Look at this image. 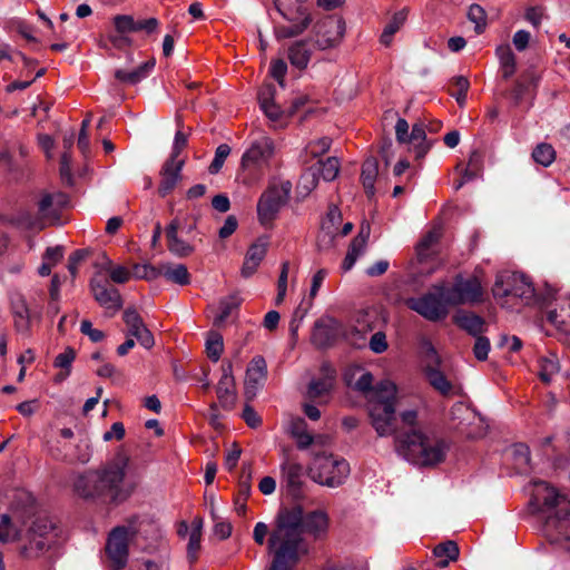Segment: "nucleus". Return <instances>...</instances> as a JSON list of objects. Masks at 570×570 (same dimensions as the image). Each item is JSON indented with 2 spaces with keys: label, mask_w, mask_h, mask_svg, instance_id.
Masks as SVG:
<instances>
[{
  "label": "nucleus",
  "mask_w": 570,
  "mask_h": 570,
  "mask_svg": "<svg viewBox=\"0 0 570 570\" xmlns=\"http://www.w3.org/2000/svg\"><path fill=\"white\" fill-rule=\"evenodd\" d=\"M303 509L299 505L283 509L278 512L276 527L268 539V550L273 559L296 564L307 552L302 532Z\"/></svg>",
  "instance_id": "nucleus-1"
},
{
  "label": "nucleus",
  "mask_w": 570,
  "mask_h": 570,
  "mask_svg": "<svg viewBox=\"0 0 570 570\" xmlns=\"http://www.w3.org/2000/svg\"><path fill=\"white\" fill-rule=\"evenodd\" d=\"M397 453L419 466H433L444 461L448 446L444 441L420 430L400 433L395 439Z\"/></svg>",
  "instance_id": "nucleus-2"
},
{
  "label": "nucleus",
  "mask_w": 570,
  "mask_h": 570,
  "mask_svg": "<svg viewBox=\"0 0 570 570\" xmlns=\"http://www.w3.org/2000/svg\"><path fill=\"white\" fill-rule=\"evenodd\" d=\"M275 153L271 138L262 136L254 140L243 154L238 179L246 187L257 186L271 169V161Z\"/></svg>",
  "instance_id": "nucleus-3"
},
{
  "label": "nucleus",
  "mask_w": 570,
  "mask_h": 570,
  "mask_svg": "<svg viewBox=\"0 0 570 570\" xmlns=\"http://www.w3.org/2000/svg\"><path fill=\"white\" fill-rule=\"evenodd\" d=\"M396 385L384 380L376 384L370 402L372 425L379 436H389L395 432Z\"/></svg>",
  "instance_id": "nucleus-4"
},
{
  "label": "nucleus",
  "mask_w": 570,
  "mask_h": 570,
  "mask_svg": "<svg viewBox=\"0 0 570 570\" xmlns=\"http://www.w3.org/2000/svg\"><path fill=\"white\" fill-rule=\"evenodd\" d=\"M128 462L126 455L119 454L112 462L98 470L105 497L111 501L126 500L136 488V482L126 478Z\"/></svg>",
  "instance_id": "nucleus-5"
},
{
  "label": "nucleus",
  "mask_w": 570,
  "mask_h": 570,
  "mask_svg": "<svg viewBox=\"0 0 570 570\" xmlns=\"http://www.w3.org/2000/svg\"><path fill=\"white\" fill-rule=\"evenodd\" d=\"M308 474L314 482L321 485L336 488L347 479L350 464L342 458L323 452L314 456Z\"/></svg>",
  "instance_id": "nucleus-6"
},
{
  "label": "nucleus",
  "mask_w": 570,
  "mask_h": 570,
  "mask_svg": "<svg viewBox=\"0 0 570 570\" xmlns=\"http://www.w3.org/2000/svg\"><path fill=\"white\" fill-rule=\"evenodd\" d=\"M275 6L281 16L291 23L275 28L277 39L302 35L312 22L307 0H275Z\"/></svg>",
  "instance_id": "nucleus-7"
},
{
  "label": "nucleus",
  "mask_w": 570,
  "mask_h": 570,
  "mask_svg": "<svg viewBox=\"0 0 570 570\" xmlns=\"http://www.w3.org/2000/svg\"><path fill=\"white\" fill-rule=\"evenodd\" d=\"M292 184L283 181L271 184L261 195L257 202V218L264 227H271L277 218L281 209L289 199Z\"/></svg>",
  "instance_id": "nucleus-8"
},
{
  "label": "nucleus",
  "mask_w": 570,
  "mask_h": 570,
  "mask_svg": "<svg viewBox=\"0 0 570 570\" xmlns=\"http://www.w3.org/2000/svg\"><path fill=\"white\" fill-rule=\"evenodd\" d=\"M492 293L498 299L513 298L528 304L534 296V287L524 275L503 272L497 275Z\"/></svg>",
  "instance_id": "nucleus-9"
},
{
  "label": "nucleus",
  "mask_w": 570,
  "mask_h": 570,
  "mask_svg": "<svg viewBox=\"0 0 570 570\" xmlns=\"http://www.w3.org/2000/svg\"><path fill=\"white\" fill-rule=\"evenodd\" d=\"M57 535V529L51 520L48 518L37 519L23 539L21 554L26 558L39 557L56 542Z\"/></svg>",
  "instance_id": "nucleus-10"
},
{
  "label": "nucleus",
  "mask_w": 570,
  "mask_h": 570,
  "mask_svg": "<svg viewBox=\"0 0 570 570\" xmlns=\"http://www.w3.org/2000/svg\"><path fill=\"white\" fill-rule=\"evenodd\" d=\"M57 535V529L51 520L48 518L37 519L23 539L21 554L26 558L39 557L56 542Z\"/></svg>",
  "instance_id": "nucleus-11"
},
{
  "label": "nucleus",
  "mask_w": 570,
  "mask_h": 570,
  "mask_svg": "<svg viewBox=\"0 0 570 570\" xmlns=\"http://www.w3.org/2000/svg\"><path fill=\"white\" fill-rule=\"evenodd\" d=\"M440 294L450 305L474 304L482 301L483 288L476 277H458L451 288L440 285Z\"/></svg>",
  "instance_id": "nucleus-12"
},
{
  "label": "nucleus",
  "mask_w": 570,
  "mask_h": 570,
  "mask_svg": "<svg viewBox=\"0 0 570 570\" xmlns=\"http://www.w3.org/2000/svg\"><path fill=\"white\" fill-rule=\"evenodd\" d=\"M533 500L537 502L539 510L547 513L548 517L570 512V500L544 481L535 483Z\"/></svg>",
  "instance_id": "nucleus-13"
},
{
  "label": "nucleus",
  "mask_w": 570,
  "mask_h": 570,
  "mask_svg": "<svg viewBox=\"0 0 570 570\" xmlns=\"http://www.w3.org/2000/svg\"><path fill=\"white\" fill-rule=\"evenodd\" d=\"M134 534L135 531L126 527H117L110 532L106 544V553L114 570H121L126 567L128 560V542Z\"/></svg>",
  "instance_id": "nucleus-14"
},
{
  "label": "nucleus",
  "mask_w": 570,
  "mask_h": 570,
  "mask_svg": "<svg viewBox=\"0 0 570 570\" xmlns=\"http://www.w3.org/2000/svg\"><path fill=\"white\" fill-rule=\"evenodd\" d=\"M407 306L425 317L429 321H439L448 314L449 303L440 294V285L434 287L433 293H429L422 297L410 298Z\"/></svg>",
  "instance_id": "nucleus-15"
},
{
  "label": "nucleus",
  "mask_w": 570,
  "mask_h": 570,
  "mask_svg": "<svg viewBox=\"0 0 570 570\" xmlns=\"http://www.w3.org/2000/svg\"><path fill=\"white\" fill-rule=\"evenodd\" d=\"M90 292L95 301L112 316L122 307V298L117 288L96 274L90 281Z\"/></svg>",
  "instance_id": "nucleus-16"
},
{
  "label": "nucleus",
  "mask_w": 570,
  "mask_h": 570,
  "mask_svg": "<svg viewBox=\"0 0 570 570\" xmlns=\"http://www.w3.org/2000/svg\"><path fill=\"white\" fill-rule=\"evenodd\" d=\"M345 22L338 17H327L315 26V45L321 50L336 47L343 39Z\"/></svg>",
  "instance_id": "nucleus-17"
},
{
  "label": "nucleus",
  "mask_w": 570,
  "mask_h": 570,
  "mask_svg": "<svg viewBox=\"0 0 570 570\" xmlns=\"http://www.w3.org/2000/svg\"><path fill=\"white\" fill-rule=\"evenodd\" d=\"M10 309L13 317L14 327L18 333L28 335L33 321L40 320V312L32 311L20 292H12L10 295Z\"/></svg>",
  "instance_id": "nucleus-18"
},
{
  "label": "nucleus",
  "mask_w": 570,
  "mask_h": 570,
  "mask_svg": "<svg viewBox=\"0 0 570 570\" xmlns=\"http://www.w3.org/2000/svg\"><path fill=\"white\" fill-rule=\"evenodd\" d=\"M122 318L128 328V336L135 337L138 343L147 350L155 345L154 335L147 328L136 308H126Z\"/></svg>",
  "instance_id": "nucleus-19"
},
{
  "label": "nucleus",
  "mask_w": 570,
  "mask_h": 570,
  "mask_svg": "<svg viewBox=\"0 0 570 570\" xmlns=\"http://www.w3.org/2000/svg\"><path fill=\"white\" fill-rule=\"evenodd\" d=\"M267 376V365L263 356H255L246 371L245 395L248 400L256 396Z\"/></svg>",
  "instance_id": "nucleus-20"
},
{
  "label": "nucleus",
  "mask_w": 570,
  "mask_h": 570,
  "mask_svg": "<svg viewBox=\"0 0 570 570\" xmlns=\"http://www.w3.org/2000/svg\"><path fill=\"white\" fill-rule=\"evenodd\" d=\"M184 165L185 160H173L169 158L164 163L160 170V183L158 186L159 196L166 197L174 190L181 179Z\"/></svg>",
  "instance_id": "nucleus-21"
},
{
  "label": "nucleus",
  "mask_w": 570,
  "mask_h": 570,
  "mask_svg": "<svg viewBox=\"0 0 570 570\" xmlns=\"http://www.w3.org/2000/svg\"><path fill=\"white\" fill-rule=\"evenodd\" d=\"M544 531L551 541L570 546V512L547 517Z\"/></svg>",
  "instance_id": "nucleus-22"
},
{
  "label": "nucleus",
  "mask_w": 570,
  "mask_h": 570,
  "mask_svg": "<svg viewBox=\"0 0 570 570\" xmlns=\"http://www.w3.org/2000/svg\"><path fill=\"white\" fill-rule=\"evenodd\" d=\"M370 235V223L363 222L360 226L357 235L351 242L346 256L342 263V269L344 272L352 269L357 258L364 254Z\"/></svg>",
  "instance_id": "nucleus-23"
},
{
  "label": "nucleus",
  "mask_w": 570,
  "mask_h": 570,
  "mask_svg": "<svg viewBox=\"0 0 570 570\" xmlns=\"http://www.w3.org/2000/svg\"><path fill=\"white\" fill-rule=\"evenodd\" d=\"M232 371V363L224 362L222 365V377L216 389L219 403L225 409H232L236 401L235 382Z\"/></svg>",
  "instance_id": "nucleus-24"
},
{
  "label": "nucleus",
  "mask_w": 570,
  "mask_h": 570,
  "mask_svg": "<svg viewBox=\"0 0 570 570\" xmlns=\"http://www.w3.org/2000/svg\"><path fill=\"white\" fill-rule=\"evenodd\" d=\"M73 488L76 493L85 499L105 497L98 470L79 475L75 481Z\"/></svg>",
  "instance_id": "nucleus-25"
},
{
  "label": "nucleus",
  "mask_w": 570,
  "mask_h": 570,
  "mask_svg": "<svg viewBox=\"0 0 570 570\" xmlns=\"http://www.w3.org/2000/svg\"><path fill=\"white\" fill-rule=\"evenodd\" d=\"M330 528V518L324 510H315L303 514L302 532L306 531L315 540L324 539Z\"/></svg>",
  "instance_id": "nucleus-26"
},
{
  "label": "nucleus",
  "mask_w": 570,
  "mask_h": 570,
  "mask_svg": "<svg viewBox=\"0 0 570 570\" xmlns=\"http://www.w3.org/2000/svg\"><path fill=\"white\" fill-rule=\"evenodd\" d=\"M181 227L179 218L170 222L166 229L167 247L170 253L178 257H186L194 253L195 247L188 242L178 237V229Z\"/></svg>",
  "instance_id": "nucleus-27"
},
{
  "label": "nucleus",
  "mask_w": 570,
  "mask_h": 570,
  "mask_svg": "<svg viewBox=\"0 0 570 570\" xmlns=\"http://www.w3.org/2000/svg\"><path fill=\"white\" fill-rule=\"evenodd\" d=\"M282 482L292 494H297L303 485V466L288 458L281 464Z\"/></svg>",
  "instance_id": "nucleus-28"
},
{
  "label": "nucleus",
  "mask_w": 570,
  "mask_h": 570,
  "mask_svg": "<svg viewBox=\"0 0 570 570\" xmlns=\"http://www.w3.org/2000/svg\"><path fill=\"white\" fill-rule=\"evenodd\" d=\"M69 205V196L62 191L46 193L41 195L38 209L42 217L55 216Z\"/></svg>",
  "instance_id": "nucleus-29"
},
{
  "label": "nucleus",
  "mask_w": 570,
  "mask_h": 570,
  "mask_svg": "<svg viewBox=\"0 0 570 570\" xmlns=\"http://www.w3.org/2000/svg\"><path fill=\"white\" fill-rule=\"evenodd\" d=\"M155 65L156 60L151 58L131 71H126L124 69L116 70L115 78L124 83L136 85L150 75Z\"/></svg>",
  "instance_id": "nucleus-30"
},
{
  "label": "nucleus",
  "mask_w": 570,
  "mask_h": 570,
  "mask_svg": "<svg viewBox=\"0 0 570 570\" xmlns=\"http://www.w3.org/2000/svg\"><path fill=\"white\" fill-rule=\"evenodd\" d=\"M312 51L308 48L306 41H296L289 46L287 50V58L291 65L299 70H303L307 67L311 60Z\"/></svg>",
  "instance_id": "nucleus-31"
},
{
  "label": "nucleus",
  "mask_w": 570,
  "mask_h": 570,
  "mask_svg": "<svg viewBox=\"0 0 570 570\" xmlns=\"http://www.w3.org/2000/svg\"><path fill=\"white\" fill-rule=\"evenodd\" d=\"M274 87L272 85L263 88L258 94V101L261 105V109L271 120H278L283 114L281 107H278L273 99L274 96Z\"/></svg>",
  "instance_id": "nucleus-32"
},
{
  "label": "nucleus",
  "mask_w": 570,
  "mask_h": 570,
  "mask_svg": "<svg viewBox=\"0 0 570 570\" xmlns=\"http://www.w3.org/2000/svg\"><path fill=\"white\" fill-rule=\"evenodd\" d=\"M413 146L415 158H423L430 150L431 144L426 141L425 128L422 124H415L407 141Z\"/></svg>",
  "instance_id": "nucleus-33"
},
{
  "label": "nucleus",
  "mask_w": 570,
  "mask_h": 570,
  "mask_svg": "<svg viewBox=\"0 0 570 570\" xmlns=\"http://www.w3.org/2000/svg\"><path fill=\"white\" fill-rule=\"evenodd\" d=\"M407 18L405 9L395 12L383 29L380 41L389 47L392 43L393 36L403 27Z\"/></svg>",
  "instance_id": "nucleus-34"
},
{
  "label": "nucleus",
  "mask_w": 570,
  "mask_h": 570,
  "mask_svg": "<svg viewBox=\"0 0 570 570\" xmlns=\"http://www.w3.org/2000/svg\"><path fill=\"white\" fill-rule=\"evenodd\" d=\"M433 554L439 559L436 566L439 568H445L450 561L458 559L459 547L454 541L449 540L438 544L433 550Z\"/></svg>",
  "instance_id": "nucleus-35"
},
{
  "label": "nucleus",
  "mask_w": 570,
  "mask_h": 570,
  "mask_svg": "<svg viewBox=\"0 0 570 570\" xmlns=\"http://www.w3.org/2000/svg\"><path fill=\"white\" fill-rule=\"evenodd\" d=\"M161 276H164L167 281L173 282L178 285H188L190 283V275L185 265H169L164 264L160 266Z\"/></svg>",
  "instance_id": "nucleus-36"
},
{
  "label": "nucleus",
  "mask_w": 570,
  "mask_h": 570,
  "mask_svg": "<svg viewBox=\"0 0 570 570\" xmlns=\"http://www.w3.org/2000/svg\"><path fill=\"white\" fill-rule=\"evenodd\" d=\"M377 161L374 158L366 159L362 166L361 180L368 197L375 194V179L377 177Z\"/></svg>",
  "instance_id": "nucleus-37"
},
{
  "label": "nucleus",
  "mask_w": 570,
  "mask_h": 570,
  "mask_svg": "<svg viewBox=\"0 0 570 570\" xmlns=\"http://www.w3.org/2000/svg\"><path fill=\"white\" fill-rule=\"evenodd\" d=\"M455 323L470 333L471 335L479 336L483 332L484 321L472 313H459L455 316Z\"/></svg>",
  "instance_id": "nucleus-38"
},
{
  "label": "nucleus",
  "mask_w": 570,
  "mask_h": 570,
  "mask_svg": "<svg viewBox=\"0 0 570 570\" xmlns=\"http://www.w3.org/2000/svg\"><path fill=\"white\" fill-rule=\"evenodd\" d=\"M20 529L16 517L2 514L0 518V541L2 543L13 542L19 538Z\"/></svg>",
  "instance_id": "nucleus-39"
},
{
  "label": "nucleus",
  "mask_w": 570,
  "mask_h": 570,
  "mask_svg": "<svg viewBox=\"0 0 570 570\" xmlns=\"http://www.w3.org/2000/svg\"><path fill=\"white\" fill-rule=\"evenodd\" d=\"M539 376L541 381L549 383L552 377L560 371L558 356L553 353H549V355L542 356L539 360Z\"/></svg>",
  "instance_id": "nucleus-40"
},
{
  "label": "nucleus",
  "mask_w": 570,
  "mask_h": 570,
  "mask_svg": "<svg viewBox=\"0 0 570 570\" xmlns=\"http://www.w3.org/2000/svg\"><path fill=\"white\" fill-rule=\"evenodd\" d=\"M320 168L308 167L302 175L297 183V193L306 197L309 195L318 184Z\"/></svg>",
  "instance_id": "nucleus-41"
},
{
  "label": "nucleus",
  "mask_w": 570,
  "mask_h": 570,
  "mask_svg": "<svg viewBox=\"0 0 570 570\" xmlns=\"http://www.w3.org/2000/svg\"><path fill=\"white\" fill-rule=\"evenodd\" d=\"M497 56L501 65L503 78L508 79L513 76L515 72V56L510 46H500L497 49Z\"/></svg>",
  "instance_id": "nucleus-42"
},
{
  "label": "nucleus",
  "mask_w": 570,
  "mask_h": 570,
  "mask_svg": "<svg viewBox=\"0 0 570 570\" xmlns=\"http://www.w3.org/2000/svg\"><path fill=\"white\" fill-rule=\"evenodd\" d=\"M425 375L433 389L439 391L442 395L450 394L452 391V384L440 370L428 367L425 370Z\"/></svg>",
  "instance_id": "nucleus-43"
},
{
  "label": "nucleus",
  "mask_w": 570,
  "mask_h": 570,
  "mask_svg": "<svg viewBox=\"0 0 570 570\" xmlns=\"http://www.w3.org/2000/svg\"><path fill=\"white\" fill-rule=\"evenodd\" d=\"M101 269L109 274L110 281L116 284H124L131 277V273L128 268L120 265H114L111 259L108 257L101 263Z\"/></svg>",
  "instance_id": "nucleus-44"
},
{
  "label": "nucleus",
  "mask_w": 570,
  "mask_h": 570,
  "mask_svg": "<svg viewBox=\"0 0 570 570\" xmlns=\"http://www.w3.org/2000/svg\"><path fill=\"white\" fill-rule=\"evenodd\" d=\"M314 168H320L318 175L326 181L334 180L340 171V161L336 157H328L324 161H318L313 166Z\"/></svg>",
  "instance_id": "nucleus-45"
},
{
  "label": "nucleus",
  "mask_w": 570,
  "mask_h": 570,
  "mask_svg": "<svg viewBox=\"0 0 570 570\" xmlns=\"http://www.w3.org/2000/svg\"><path fill=\"white\" fill-rule=\"evenodd\" d=\"M532 158L543 167L550 166L556 159V150L550 144H539L532 151Z\"/></svg>",
  "instance_id": "nucleus-46"
},
{
  "label": "nucleus",
  "mask_w": 570,
  "mask_h": 570,
  "mask_svg": "<svg viewBox=\"0 0 570 570\" xmlns=\"http://www.w3.org/2000/svg\"><path fill=\"white\" fill-rule=\"evenodd\" d=\"M224 351L223 336L217 332H210L206 340V353L213 361L217 362Z\"/></svg>",
  "instance_id": "nucleus-47"
},
{
  "label": "nucleus",
  "mask_w": 570,
  "mask_h": 570,
  "mask_svg": "<svg viewBox=\"0 0 570 570\" xmlns=\"http://www.w3.org/2000/svg\"><path fill=\"white\" fill-rule=\"evenodd\" d=\"M268 245V237H259L248 247L245 256L249 258V261L261 265L267 254Z\"/></svg>",
  "instance_id": "nucleus-48"
},
{
  "label": "nucleus",
  "mask_w": 570,
  "mask_h": 570,
  "mask_svg": "<svg viewBox=\"0 0 570 570\" xmlns=\"http://www.w3.org/2000/svg\"><path fill=\"white\" fill-rule=\"evenodd\" d=\"M548 321L553 324L558 330L570 333V303L568 308H561L548 313Z\"/></svg>",
  "instance_id": "nucleus-49"
},
{
  "label": "nucleus",
  "mask_w": 570,
  "mask_h": 570,
  "mask_svg": "<svg viewBox=\"0 0 570 570\" xmlns=\"http://www.w3.org/2000/svg\"><path fill=\"white\" fill-rule=\"evenodd\" d=\"M441 237V229L435 227L424 235L416 246L419 257H425L433 245H435Z\"/></svg>",
  "instance_id": "nucleus-50"
},
{
  "label": "nucleus",
  "mask_w": 570,
  "mask_h": 570,
  "mask_svg": "<svg viewBox=\"0 0 570 570\" xmlns=\"http://www.w3.org/2000/svg\"><path fill=\"white\" fill-rule=\"evenodd\" d=\"M240 298L237 295H232L228 298L222 299L219 303L220 313L214 318L215 325H220L230 315L232 311L238 307Z\"/></svg>",
  "instance_id": "nucleus-51"
},
{
  "label": "nucleus",
  "mask_w": 570,
  "mask_h": 570,
  "mask_svg": "<svg viewBox=\"0 0 570 570\" xmlns=\"http://www.w3.org/2000/svg\"><path fill=\"white\" fill-rule=\"evenodd\" d=\"M200 540H202V521L197 524H194L188 539L187 552L188 557L191 561H195L197 558V553L200 549Z\"/></svg>",
  "instance_id": "nucleus-52"
},
{
  "label": "nucleus",
  "mask_w": 570,
  "mask_h": 570,
  "mask_svg": "<svg viewBox=\"0 0 570 570\" xmlns=\"http://www.w3.org/2000/svg\"><path fill=\"white\" fill-rule=\"evenodd\" d=\"M331 144H332L331 138L322 137L316 140L309 141L307 144V146L305 147V151L312 158H317L330 150Z\"/></svg>",
  "instance_id": "nucleus-53"
},
{
  "label": "nucleus",
  "mask_w": 570,
  "mask_h": 570,
  "mask_svg": "<svg viewBox=\"0 0 570 570\" xmlns=\"http://www.w3.org/2000/svg\"><path fill=\"white\" fill-rule=\"evenodd\" d=\"M333 383L330 377L312 381L308 386V397L318 399L330 393Z\"/></svg>",
  "instance_id": "nucleus-54"
},
{
  "label": "nucleus",
  "mask_w": 570,
  "mask_h": 570,
  "mask_svg": "<svg viewBox=\"0 0 570 570\" xmlns=\"http://www.w3.org/2000/svg\"><path fill=\"white\" fill-rule=\"evenodd\" d=\"M468 18L474 23L476 33H481L487 26V14L482 7L472 4L468 12Z\"/></svg>",
  "instance_id": "nucleus-55"
},
{
  "label": "nucleus",
  "mask_w": 570,
  "mask_h": 570,
  "mask_svg": "<svg viewBox=\"0 0 570 570\" xmlns=\"http://www.w3.org/2000/svg\"><path fill=\"white\" fill-rule=\"evenodd\" d=\"M229 154H230V147L227 144L219 145L216 148L215 157L208 167L209 174H212V175L217 174L222 169V167Z\"/></svg>",
  "instance_id": "nucleus-56"
},
{
  "label": "nucleus",
  "mask_w": 570,
  "mask_h": 570,
  "mask_svg": "<svg viewBox=\"0 0 570 570\" xmlns=\"http://www.w3.org/2000/svg\"><path fill=\"white\" fill-rule=\"evenodd\" d=\"M289 272V263L283 262L281 267V274L277 282V295L275 298V304L281 305L285 298L287 291V277Z\"/></svg>",
  "instance_id": "nucleus-57"
},
{
  "label": "nucleus",
  "mask_w": 570,
  "mask_h": 570,
  "mask_svg": "<svg viewBox=\"0 0 570 570\" xmlns=\"http://www.w3.org/2000/svg\"><path fill=\"white\" fill-rule=\"evenodd\" d=\"M453 86L455 87V91H453L451 95L455 97L458 104L460 106H463L466 100L468 90L470 87L469 80L463 76H458L453 78Z\"/></svg>",
  "instance_id": "nucleus-58"
},
{
  "label": "nucleus",
  "mask_w": 570,
  "mask_h": 570,
  "mask_svg": "<svg viewBox=\"0 0 570 570\" xmlns=\"http://www.w3.org/2000/svg\"><path fill=\"white\" fill-rule=\"evenodd\" d=\"M354 389L364 393L371 402L372 393L376 389V385L373 387V375L370 372H362L354 384Z\"/></svg>",
  "instance_id": "nucleus-59"
},
{
  "label": "nucleus",
  "mask_w": 570,
  "mask_h": 570,
  "mask_svg": "<svg viewBox=\"0 0 570 570\" xmlns=\"http://www.w3.org/2000/svg\"><path fill=\"white\" fill-rule=\"evenodd\" d=\"M76 358L75 350L66 347L65 351L58 354L55 358L53 365L61 370L71 371L72 362Z\"/></svg>",
  "instance_id": "nucleus-60"
},
{
  "label": "nucleus",
  "mask_w": 570,
  "mask_h": 570,
  "mask_svg": "<svg viewBox=\"0 0 570 570\" xmlns=\"http://www.w3.org/2000/svg\"><path fill=\"white\" fill-rule=\"evenodd\" d=\"M188 141V135L183 132L180 129L176 131L174 142H173V150L170 154L169 159L173 160H180L178 157L180 153L184 150V148L187 146Z\"/></svg>",
  "instance_id": "nucleus-61"
},
{
  "label": "nucleus",
  "mask_w": 570,
  "mask_h": 570,
  "mask_svg": "<svg viewBox=\"0 0 570 570\" xmlns=\"http://www.w3.org/2000/svg\"><path fill=\"white\" fill-rule=\"evenodd\" d=\"M115 27L118 32H135L136 20L131 16H116L114 19Z\"/></svg>",
  "instance_id": "nucleus-62"
},
{
  "label": "nucleus",
  "mask_w": 570,
  "mask_h": 570,
  "mask_svg": "<svg viewBox=\"0 0 570 570\" xmlns=\"http://www.w3.org/2000/svg\"><path fill=\"white\" fill-rule=\"evenodd\" d=\"M490 352V341L484 336H476L473 353L479 361H484Z\"/></svg>",
  "instance_id": "nucleus-63"
},
{
  "label": "nucleus",
  "mask_w": 570,
  "mask_h": 570,
  "mask_svg": "<svg viewBox=\"0 0 570 570\" xmlns=\"http://www.w3.org/2000/svg\"><path fill=\"white\" fill-rule=\"evenodd\" d=\"M387 341L385 333L379 331L374 333L370 340V348L376 354H381L387 350Z\"/></svg>",
  "instance_id": "nucleus-64"
}]
</instances>
